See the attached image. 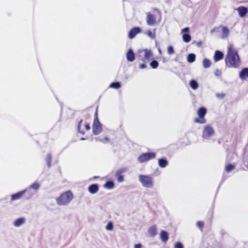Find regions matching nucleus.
I'll use <instances>...</instances> for the list:
<instances>
[{
    "instance_id": "18",
    "label": "nucleus",
    "mask_w": 248,
    "mask_h": 248,
    "mask_svg": "<svg viewBox=\"0 0 248 248\" xmlns=\"http://www.w3.org/2000/svg\"><path fill=\"white\" fill-rule=\"evenodd\" d=\"M160 238L163 242H166L169 239L168 232L165 231H161L160 233Z\"/></svg>"
},
{
    "instance_id": "15",
    "label": "nucleus",
    "mask_w": 248,
    "mask_h": 248,
    "mask_svg": "<svg viewBox=\"0 0 248 248\" xmlns=\"http://www.w3.org/2000/svg\"><path fill=\"white\" fill-rule=\"evenodd\" d=\"M148 233L152 237H155L157 234V228L155 225H153L149 228Z\"/></svg>"
},
{
    "instance_id": "35",
    "label": "nucleus",
    "mask_w": 248,
    "mask_h": 248,
    "mask_svg": "<svg viewBox=\"0 0 248 248\" xmlns=\"http://www.w3.org/2000/svg\"><path fill=\"white\" fill-rule=\"evenodd\" d=\"M106 229L108 231H112L113 229V225L112 222L109 221L106 227Z\"/></svg>"
},
{
    "instance_id": "11",
    "label": "nucleus",
    "mask_w": 248,
    "mask_h": 248,
    "mask_svg": "<svg viewBox=\"0 0 248 248\" xmlns=\"http://www.w3.org/2000/svg\"><path fill=\"white\" fill-rule=\"evenodd\" d=\"M28 192V189H25L24 190L17 192L15 194L11 195V200L15 201L20 199L23 195Z\"/></svg>"
},
{
    "instance_id": "9",
    "label": "nucleus",
    "mask_w": 248,
    "mask_h": 248,
    "mask_svg": "<svg viewBox=\"0 0 248 248\" xmlns=\"http://www.w3.org/2000/svg\"><path fill=\"white\" fill-rule=\"evenodd\" d=\"M239 16L241 17H244L248 12V8L244 6H239L237 9Z\"/></svg>"
},
{
    "instance_id": "6",
    "label": "nucleus",
    "mask_w": 248,
    "mask_h": 248,
    "mask_svg": "<svg viewBox=\"0 0 248 248\" xmlns=\"http://www.w3.org/2000/svg\"><path fill=\"white\" fill-rule=\"evenodd\" d=\"M219 28H221L222 31V35L221 36V38L222 39L227 38L230 34V31L228 27L226 26H220L218 27L214 28L211 30L210 33L213 34L215 31H218Z\"/></svg>"
},
{
    "instance_id": "47",
    "label": "nucleus",
    "mask_w": 248,
    "mask_h": 248,
    "mask_svg": "<svg viewBox=\"0 0 248 248\" xmlns=\"http://www.w3.org/2000/svg\"><path fill=\"white\" fill-rule=\"evenodd\" d=\"M104 140H108V139L107 137H105L104 138Z\"/></svg>"
},
{
    "instance_id": "14",
    "label": "nucleus",
    "mask_w": 248,
    "mask_h": 248,
    "mask_svg": "<svg viewBox=\"0 0 248 248\" xmlns=\"http://www.w3.org/2000/svg\"><path fill=\"white\" fill-rule=\"evenodd\" d=\"M135 54L132 49H129L126 53V59L128 61L132 62L135 60Z\"/></svg>"
},
{
    "instance_id": "34",
    "label": "nucleus",
    "mask_w": 248,
    "mask_h": 248,
    "mask_svg": "<svg viewBox=\"0 0 248 248\" xmlns=\"http://www.w3.org/2000/svg\"><path fill=\"white\" fill-rule=\"evenodd\" d=\"M194 122L196 123L199 124H205L206 123V121L204 118H196L194 119Z\"/></svg>"
},
{
    "instance_id": "37",
    "label": "nucleus",
    "mask_w": 248,
    "mask_h": 248,
    "mask_svg": "<svg viewBox=\"0 0 248 248\" xmlns=\"http://www.w3.org/2000/svg\"><path fill=\"white\" fill-rule=\"evenodd\" d=\"M197 226L201 229H202L204 226V222L202 221H199L197 222Z\"/></svg>"
},
{
    "instance_id": "3",
    "label": "nucleus",
    "mask_w": 248,
    "mask_h": 248,
    "mask_svg": "<svg viewBox=\"0 0 248 248\" xmlns=\"http://www.w3.org/2000/svg\"><path fill=\"white\" fill-rule=\"evenodd\" d=\"M139 179L143 187L150 188L153 187V178L150 176L140 174L139 176Z\"/></svg>"
},
{
    "instance_id": "40",
    "label": "nucleus",
    "mask_w": 248,
    "mask_h": 248,
    "mask_svg": "<svg viewBox=\"0 0 248 248\" xmlns=\"http://www.w3.org/2000/svg\"><path fill=\"white\" fill-rule=\"evenodd\" d=\"M215 75L216 76H220L221 75V72L219 70L217 69L215 72Z\"/></svg>"
},
{
    "instance_id": "42",
    "label": "nucleus",
    "mask_w": 248,
    "mask_h": 248,
    "mask_svg": "<svg viewBox=\"0 0 248 248\" xmlns=\"http://www.w3.org/2000/svg\"><path fill=\"white\" fill-rule=\"evenodd\" d=\"M147 67V65L144 63H141L140 65V68L141 69L145 68Z\"/></svg>"
},
{
    "instance_id": "43",
    "label": "nucleus",
    "mask_w": 248,
    "mask_h": 248,
    "mask_svg": "<svg viewBox=\"0 0 248 248\" xmlns=\"http://www.w3.org/2000/svg\"><path fill=\"white\" fill-rule=\"evenodd\" d=\"M134 248H141V245L140 244H135Z\"/></svg>"
},
{
    "instance_id": "29",
    "label": "nucleus",
    "mask_w": 248,
    "mask_h": 248,
    "mask_svg": "<svg viewBox=\"0 0 248 248\" xmlns=\"http://www.w3.org/2000/svg\"><path fill=\"white\" fill-rule=\"evenodd\" d=\"M109 87L114 89H119L121 87V83L119 82H112L110 84Z\"/></svg>"
},
{
    "instance_id": "1",
    "label": "nucleus",
    "mask_w": 248,
    "mask_h": 248,
    "mask_svg": "<svg viewBox=\"0 0 248 248\" xmlns=\"http://www.w3.org/2000/svg\"><path fill=\"white\" fill-rule=\"evenodd\" d=\"M226 65L229 68H237L241 64V60L237 50L232 45L228 47L227 53L225 59Z\"/></svg>"
},
{
    "instance_id": "41",
    "label": "nucleus",
    "mask_w": 248,
    "mask_h": 248,
    "mask_svg": "<svg viewBox=\"0 0 248 248\" xmlns=\"http://www.w3.org/2000/svg\"><path fill=\"white\" fill-rule=\"evenodd\" d=\"M85 128L87 131H88L90 129V124L88 123L86 124L85 125Z\"/></svg>"
},
{
    "instance_id": "31",
    "label": "nucleus",
    "mask_w": 248,
    "mask_h": 248,
    "mask_svg": "<svg viewBox=\"0 0 248 248\" xmlns=\"http://www.w3.org/2000/svg\"><path fill=\"white\" fill-rule=\"evenodd\" d=\"M114 186V183L112 181H108L105 184V187L108 189H112Z\"/></svg>"
},
{
    "instance_id": "30",
    "label": "nucleus",
    "mask_w": 248,
    "mask_h": 248,
    "mask_svg": "<svg viewBox=\"0 0 248 248\" xmlns=\"http://www.w3.org/2000/svg\"><path fill=\"white\" fill-rule=\"evenodd\" d=\"M235 168L234 165L229 164L226 166L225 170L227 172H229L233 170Z\"/></svg>"
},
{
    "instance_id": "26",
    "label": "nucleus",
    "mask_w": 248,
    "mask_h": 248,
    "mask_svg": "<svg viewBox=\"0 0 248 248\" xmlns=\"http://www.w3.org/2000/svg\"><path fill=\"white\" fill-rule=\"evenodd\" d=\"M39 187H40V185L38 183L35 182L33 184H32L31 185V186H30V188L29 189H27L28 190V192H29L30 193V191H31L30 189L31 188H32L35 190H37L39 189Z\"/></svg>"
},
{
    "instance_id": "24",
    "label": "nucleus",
    "mask_w": 248,
    "mask_h": 248,
    "mask_svg": "<svg viewBox=\"0 0 248 248\" xmlns=\"http://www.w3.org/2000/svg\"><path fill=\"white\" fill-rule=\"evenodd\" d=\"M190 86L193 90H196L198 88V83L195 80H191L189 83Z\"/></svg>"
},
{
    "instance_id": "49",
    "label": "nucleus",
    "mask_w": 248,
    "mask_h": 248,
    "mask_svg": "<svg viewBox=\"0 0 248 248\" xmlns=\"http://www.w3.org/2000/svg\"><path fill=\"white\" fill-rule=\"evenodd\" d=\"M32 194H33L32 193H31L30 196H31L32 195Z\"/></svg>"
},
{
    "instance_id": "13",
    "label": "nucleus",
    "mask_w": 248,
    "mask_h": 248,
    "mask_svg": "<svg viewBox=\"0 0 248 248\" xmlns=\"http://www.w3.org/2000/svg\"><path fill=\"white\" fill-rule=\"evenodd\" d=\"M248 78V68H243L239 73V78L244 80Z\"/></svg>"
},
{
    "instance_id": "4",
    "label": "nucleus",
    "mask_w": 248,
    "mask_h": 248,
    "mask_svg": "<svg viewBox=\"0 0 248 248\" xmlns=\"http://www.w3.org/2000/svg\"><path fill=\"white\" fill-rule=\"evenodd\" d=\"M97 107L95 113V117L93 120V132L94 135H98L102 132V124L99 122V119L97 117Z\"/></svg>"
},
{
    "instance_id": "23",
    "label": "nucleus",
    "mask_w": 248,
    "mask_h": 248,
    "mask_svg": "<svg viewBox=\"0 0 248 248\" xmlns=\"http://www.w3.org/2000/svg\"><path fill=\"white\" fill-rule=\"evenodd\" d=\"M196 55L193 53L188 54L187 56V61L188 62L192 63L195 61Z\"/></svg>"
},
{
    "instance_id": "38",
    "label": "nucleus",
    "mask_w": 248,
    "mask_h": 248,
    "mask_svg": "<svg viewBox=\"0 0 248 248\" xmlns=\"http://www.w3.org/2000/svg\"><path fill=\"white\" fill-rule=\"evenodd\" d=\"M174 248H184V246L181 242H177L175 243V244L174 245Z\"/></svg>"
},
{
    "instance_id": "5",
    "label": "nucleus",
    "mask_w": 248,
    "mask_h": 248,
    "mask_svg": "<svg viewBox=\"0 0 248 248\" xmlns=\"http://www.w3.org/2000/svg\"><path fill=\"white\" fill-rule=\"evenodd\" d=\"M155 156L156 154L154 152L143 153L139 156L138 160L140 163H143L155 158Z\"/></svg>"
},
{
    "instance_id": "44",
    "label": "nucleus",
    "mask_w": 248,
    "mask_h": 248,
    "mask_svg": "<svg viewBox=\"0 0 248 248\" xmlns=\"http://www.w3.org/2000/svg\"><path fill=\"white\" fill-rule=\"evenodd\" d=\"M189 31V28L186 27L182 30V32H188Z\"/></svg>"
},
{
    "instance_id": "33",
    "label": "nucleus",
    "mask_w": 248,
    "mask_h": 248,
    "mask_svg": "<svg viewBox=\"0 0 248 248\" xmlns=\"http://www.w3.org/2000/svg\"><path fill=\"white\" fill-rule=\"evenodd\" d=\"M146 34L151 39H154L155 37V31L154 32L151 31H148Z\"/></svg>"
},
{
    "instance_id": "17",
    "label": "nucleus",
    "mask_w": 248,
    "mask_h": 248,
    "mask_svg": "<svg viewBox=\"0 0 248 248\" xmlns=\"http://www.w3.org/2000/svg\"><path fill=\"white\" fill-rule=\"evenodd\" d=\"M88 190L90 193L95 194L99 190L98 186L97 184H92L89 186Z\"/></svg>"
},
{
    "instance_id": "25",
    "label": "nucleus",
    "mask_w": 248,
    "mask_h": 248,
    "mask_svg": "<svg viewBox=\"0 0 248 248\" xmlns=\"http://www.w3.org/2000/svg\"><path fill=\"white\" fill-rule=\"evenodd\" d=\"M52 155L51 154H48L46 157V161L47 166L50 168L51 166Z\"/></svg>"
},
{
    "instance_id": "28",
    "label": "nucleus",
    "mask_w": 248,
    "mask_h": 248,
    "mask_svg": "<svg viewBox=\"0 0 248 248\" xmlns=\"http://www.w3.org/2000/svg\"><path fill=\"white\" fill-rule=\"evenodd\" d=\"M183 39L185 42L188 43L191 41V36L189 34H184L183 35Z\"/></svg>"
},
{
    "instance_id": "10",
    "label": "nucleus",
    "mask_w": 248,
    "mask_h": 248,
    "mask_svg": "<svg viewBox=\"0 0 248 248\" xmlns=\"http://www.w3.org/2000/svg\"><path fill=\"white\" fill-rule=\"evenodd\" d=\"M156 18L154 15L148 13L147 16L146 22L148 25L153 26L155 23Z\"/></svg>"
},
{
    "instance_id": "32",
    "label": "nucleus",
    "mask_w": 248,
    "mask_h": 248,
    "mask_svg": "<svg viewBox=\"0 0 248 248\" xmlns=\"http://www.w3.org/2000/svg\"><path fill=\"white\" fill-rule=\"evenodd\" d=\"M158 62L156 60H153L150 63V66L153 68L155 69L158 66Z\"/></svg>"
},
{
    "instance_id": "20",
    "label": "nucleus",
    "mask_w": 248,
    "mask_h": 248,
    "mask_svg": "<svg viewBox=\"0 0 248 248\" xmlns=\"http://www.w3.org/2000/svg\"><path fill=\"white\" fill-rule=\"evenodd\" d=\"M197 113L200 118H204L206 113V109L204 107H201L198 109Z\"/></svg>"
},
{
    "instance_id": "19",
    "label": "nucleus",
    "mask_w": 248,
    "mask_h": 248,
    "mask_svg": "<svg viewBox=\"0 0 248 248\" xmlns=\"http://www.w3.org/2000/svg\"><path fill=\"white\" fill-rule=\"evenodd\" d=\"M143 52H145L144 54V59L148 60L150 59L152 56V52L151 50H148L147 49H145L143 50H139V53H142Z\"/></svg>"
},
{
    "instance_id": "12",
    "label": "nucleus",
    "mask_w": 248,
    "mask_h": 248,
    "mask_svg": "<svg viewBox=\"0 0 248 248\" xmlns=\"http://www.w3.org/2000/svg\"><path fill=\"white\" fill-rule=\"evenodd\" d=\"M126 170L125 169H122L117 170L116 172V176L117 177V181L119 182H123L124 180V176L122 174Z\"/></svg>"
},
{
    "instance_id": "2",
    "label": "nucleus",
    "mask_w": 248,
    "mask_h": 248,
    "mask_svg": "<svg viewBox=\"0 0 248 248\" xmlns=\"http://www.w3.org/2000/svg\"><path fill=\"white\" fill-rule=\"evenodd\" d=\"M74 196L70 190L62 193L56 199L57 203L59 205H64L69 203L73 199Z\"/></svg>"
},
{
    "instance_id": "8",
    "label": "nucleus",
    "mask_w": 248,
    "mask_h": 248,
    "mask_svg": "<svg viewBox=\"0 0 248 248\" xmlns=\"http://www.w3.org/2000/svg\"><path fill=\"white\" fill-rule=\"evenodd\" d=\"M141 31V30L140 27H134L129 32L128 37L130 39H132L139 33Z\"/></svg>"
},
{
    "instance_id": "7",
    "label": "nucleus",
    "mask_w": 248,
    "mask_h": 248,
    "mask_svg": "<svg viewBox=\"0 0 248 248\" xmlns=\"http://www.w3.org/2000/svg\"><path fill=\"white\" fill-rule=\"evenodd\" d=\"M214 134V130L210 125L205 126L203 131V136L204 137H210Z\"/></svg>"
},
{
    "instance_id": "39",
    "label": "nucleus",
    "mask_w": 248,
    "mask_h": 248,
    "mask_svg": "<svg viewBox=\"0 0 248 248\" xmlns=\"http://www.w3.org/2000/svg\"><path fill=\"white\" fill-rule=\"evenodd\" d=\"M82 124V120H81L78 122V130L79 132H80L82 134H83L84 132L80 130V126H81Z\"/></svg>"
},
{
    "instance_id": "36",
    "label": "nucleus",
    "mask_w": 248,
    "mask_h": 248,
    "mask_svg": "<svg viewBox=\"0 0 248 248\" xmlns=\"http://www.w3.org/2000/svg\"><path fill=\"white\" fill-rule=\"evenodd\" d=\"M168 53L170 55H171L174 53V49L172 46H169L168 47Z\"/></svg>"
},
{
    "instance_id": "45",
    "label": "nucleus",
    "mask_w": 248,
    "mask_h": 248,
    "mask_svg": "<svg viewBox=\"0 0 248 248\" xmlns=\"http://www.w3.org/2000/svg\"><path fill=\"white\" fill-rule=\"evenodd\" d=\"M202 42H197V45L198 46H200L202 45Z\"/></svg>"
},
{
    "instance_id": "21",
    "label": "nucleus",
    "mask_w": 248,
    "mask_h": 248,
    "mask_svg": "<svg viewBox=\"0 0 248 248\" xmlns=\"http://www.w3.org/2000/svg\"><path fill=\"white\" fill-rule=\"evenodd\" d=\"M168 164V162L165 159L161 158L158 160V165L161 168L166 167Z\"/></svg>"
},
{
    "instance_id": "48",
    "label": "nucleus",
    "mask_w": 248,
    "mask_h": 248,
    "mask_svg": "<svg viewBox=\"0 0 248 248\" xmlns=\"http://www.w3.org/2000/svg\"><path fill=\"white\" fill-rule=\"evenodd\" d=\"M80 140H85V138H81L80 139Z\"/></svg>"
},
{
    "instance_id": "22",
    "label": "nucleus",
    "mask_w": 248,
    "mask_h": 248,
    "mask_svg": "<svg viewBox=\"0 0 248 248\" xmlns=\"http://www.w3.org/2000/svg\"><path fill=\"white\" fill-rule=\"evenodd\" d=\"M25 222V219L23 218H19L17 219L14 223L16 227H19Z\"/></svg>"
},
{
    "instance_id": "27",
    "label": "nucleus",
    "mask_w": 248,
    "mask_h": 248,
    "mask_svg": "<svg viewBox=\"0 0 248 248\" xmlns=\"http://www.w3.org/2000/svg\"><path fill=\"white\" fill-rule=\"evenodd\" d=\"M211 62L207 59H204L203 60V66L204 68H209L211 66Z\"/></svg>"
},
{
    "instance_id": "46",
    "label": "nucleus",
    "mask_w": 248,
    "mask_h": 248,
    "mask_svg": "<svg viewBox=\"0 0 248 248\" xmlns=\"http://www.w3.org/2000/svg\"><path fill=\"white\" fill-rule=\"evenodd\" d=\"M158 51H159V53H161V49H158Z\"/></svg>"
},
{
    "instance_id": "16",
    "label": "nucleus",
    "mask_w": 248,
    "mask_h": 248,
    "mask_svg": "<svg viewBox=\"0 0 248 248\" xmlns=\"http://www.w3.org/2000/svg\"><path fill=\"white\" fill-rule=\"evenodd\" d=\"M223 56L224 54L221 51L219 50H216L214 56V61L215 62H217L221 60L223 58Z\"/></svg>"
}]
</instances>
